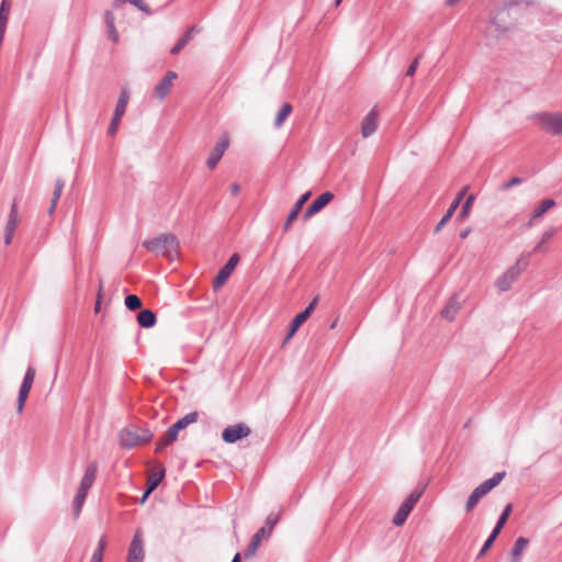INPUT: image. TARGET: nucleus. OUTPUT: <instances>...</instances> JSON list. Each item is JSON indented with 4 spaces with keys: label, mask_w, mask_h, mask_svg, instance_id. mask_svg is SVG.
I'll return each instance as SVG.
<instances>
[{
    "label": "nucleus",
    "mask_w": 562,
    "mask_h": 562,
    "mask_svg": "<svg viewBox=\"0 0 562 562\" xmlns=\"http://www.w3.org/2000/svg\"><path fill=\"white\" fill-rule=\"evenodd\" d=\"M128 100H130V93H128L127 89L123 88L120 92L113 114H115L116 116L123 117V115L126 111Z\"/></svg>",
    "instance_id": "393cba45"
},
{
    "label": "nucleus",
    "mask_w": 562,
    "mask_h": 562,
    "mask_svg": "<svg viewBox=\"0 0 562 562\" xmlns=\"http://www.w3.org/2000/svg\"><path fill=\"white\" fill-rule=\"evenodd\" d=\"M538 119L541 123V127L552 134L562 135V114L561 113H540Z\"/></svg>",
    "instance_id": "0eeeda50"
},
{
    "label": "nucleus",
    "mask_w": 562,
    "mask_h": 562,
    "mask_svg": "<svg viewBox=\"0 0 562 562\" xmlns=\"http://www.w3.org/2000/svg\"><path fill=\"white\" fill-rule=\"evenodd\" d=\"M529 540L525 537H519L510 550V562H520L521 555L527 548Z\"/></svg>",
    "instance_id": "412c9836"
},
{
    "label": "nucleus",
    "mask_w": 562,
    "mask_h": 562,
    "mask_svg": "<svg viewBox=\"0 0 562 562\" xmlns=\"http://www.w3.org/2000/svg\"><path fill=\"white\" fill-rule=\"evenodd\" d=\"M342 0H336L335 1V7H338L340 3H341Z\"/></svg>",
    "instance_id": "bf43d9fd"
},
{
    "label": "nucleus",
    "mask_w": 562,
    "mask_h": 562,
    "mask_svg": "<svg viewBox=\"0 0 562 562\" xmlns=\"http://www.w3.org/2000/svg\"><path fill=\"white\" fill-rule=\"evenodd\" d=\"M177 78V74L172 70L166 72L164 78L156 85L155 94L159 100H164L170 92L173 85V80Z\"/></svg>",
    "instance_id": "4468645a"
},
{
    "label": "nucleus",
    "mask_w": 562,
    "mask_h": 562,
    "mask_svg": "<svg viewBox=\"0 0 562 562\" xmlns=\"http://www.w3.org/2000/svg\"><path fill=\"white\" fill-rule=\"evenodd\" d=\"M378 127V112L376 109L373 108L371 111L363 117L361 123V133L363 137L371 136Z\"/></svg>",
    "instance_id": "dca6fc26"
},
{
    "label": "nucleus",
    "mask_w": 562,
    "mask_h": 562,
    "mask_svg": "<svg viewBox=\"0 0 562 562\" xmlns=\"http://www.w3.org/2000/svg\"><path fill=\"white\" fill-rule=\"evenodd\" d=\"M460 0H447V4L449 5H453L456 4L457 2H459Z\"/></svg>",
    "instance_id": "13d9d810"
},
{
    "label": "nucleus",
    "mask_w": 562,
    "mask_h": 562,
    "mask_svg": "<svg viewBox=\"0 0 562 562\" xmlns=\"http://www.w3.org/2000/svg\"><path fill=\"white\" fill-rule=\"evenodd\" d=\"M18 225H19V203H18L16 199H14V201L11 205L10 212H9L5 227H4V244L7 246L12 243L14 232H15Z\"/></svg>",
    "instance_id": "9d476101"
},
{
    "label": "nucleus",
    "mask_w": 562,
    "mask_h": 562,
    "mask_svg": "<svg viewBox=\"0 0 562 562\" xmlns=\"http://www.w3.org/2000/svg\"><path fill=\"white\" fill-rule=\"evenodd\" d=\"M31 389L32 386L30 384L21 383L16 401L18 413H22Z\"/></svg>",
    "instance_id": "c756f323"
},
{
    "label": "nucleus",
    "mask_w": 562,
    "mask_h": 562,
    "mask_svg": "<svg viewBox=\"0 0 562 562\" xmlns=\"http://www.w3.org/2000/svg\"><path fill=\"white\" fill-rule=\"evenodd\" d=\"M493 541H490L488 539L485 540L484 544L482 546L480 552L477 553L476 559H481L485 555L487 550L493 546Z\"/></svg>",
    "instance_id": "49530a36"
},
{
    "label": "nucleus",
    "mask_w": 562,
    "mask_h": 562,
    "mask_svg": "<svg viewBox=\"0 0 562 562\" xmlns=\"http://www.w3.org/2000/svg\"><path fill=\"white\" fill-rule=\"evenodd\" d=\"M104 22H105L109 40H111L113 43H117L120 40V35L115 27V16L112 11H110V10L105 11Z\"/></svg>",
    "instance_id": "6ab92c4d"
},
{
    "label": "nucleus",
    "mask_w": 562,
    "mask_h": 562,
    "mask_svg": "<svg viewBox=\"0 0 562 562\" xmlns=\"http://www.w3.org/2000/svg\"><path fill=\"white\" fill-rule=\"evenodd\" d=\"M103 552H100V550H94L91 561L90 562H102L103 561Z\"/></svg>",
    "instance_id": "8fccbe9b"
},
{
    "label": "nucleus",
    "mask_w": 562,
    "mask_h": 562,
    "mask_svg": "<svg viewBox=\"0 0 562 562\" xmlns=\"http://www.w3.org/2000/svg\"><path fill=\"white\" fill-rule=\"evenodd\" d=\"M418 63H419V57H416L412 64L408 66L407 70H406V76L407 77H412L414 76V74L416 72V69L418 67Z\"/></svg>",
    "instance_id": "a18cd8bd"
},
{
    "label": "nucleus",
    "mask_w": 562,
    "mask_h": 562,
    "mask_svg": "<svg viewBox=\"0 0 562 562\" xmlns=\"http://www.w3.org/2000/svg\"><path fill=\"white\" fill-rule=\"evenodd\" d=\"M229 145V139L228 137L225 135L223 136L217 143L216 145L214 146V148L212 149L207 160H206V165L210 169H214L217 164L220 162V160L222 159L225 150L227 149Z\"/></svg>",
    "instance_id": "f8f14e48"
},
{
    "label": "nucleus",
    "mask_w": 562,
    "mask_h": 562,
    "mask_svg": "<svg viewBox=\"0 0 562 562\" xmlns=\"http://www.w3.org/2000/svg\"><path fill=\"white\" fill-rule=\"evenodd\" d=\"M278 521H279L278 515H276V514L268 515V517L266 519V526L268 527V536L270 535V532L272 531L274 526L278 524Z\"/></svg>",
    "instance_id": "ea45409f"
},
{
    "label": "nucleus",
    "mask_w": 562,
    "mask_h": 562,
    "mask_svg": "<svg viewBox=\"0 0 562 562\" xmlns=\"http://www.w3.org/2000/svg\"><path fill=\"white\" fill-rule=\"evenodd\" d=\"M467 191V188H463L458 194L457 196L454 198V200L452 201V203L450 204V206L448 207V210L446 211L445 215L442 216V218L437 223L436 227H435V233H439L442 227L450 221V218L453 216L454 212L457 211V209L459 207L463 196H464V193Z\"/></svg>",
    "instance_id": "2eb2a0df"
},
{
    "label": "nucleus",
    "mask_w": 562,
    "mask_h": 562,
    "mask_svg": "<svg viewBox=\"0 0 562 562\" xmlns=\"http://www.w3.org/2000/svg\"><path fill=\"white\" fill-rule=\"evenodd\" d=\"M121 120H122V116H116L115 114H113L112 120L110 122V125L108 127V134L110 136L115 135V133L117 132L119 124H120Z\"/></svg>",
    "instance_id": "e433bc0d"
},
{
    "label": "nucleus",
    "mask_w": 562,
    "mask_h": 562,
    "mask_svg": "<svg viewBox=\"0 0 562 562\" xmlns=\"http://www.w3.org/2000/svg\"><path fill=\"white\" fill-rule=\"evenodd\" d=\"M469 233H470V228H465L464 231H462L460 233V238H462V239L467 238Z\"/></svg>",
    "instance_id": "6e6d98bb"
},
{
    "label": "nucleus",
    "mask_w": 562,
    "mask_h": 562,
    "mask_svg": "<svg viewBox=\"0 0 562 562\" xmlns=\"http://www.w3.org/2000/svg\"><path fill=\"white\" fill-rule=\"evenodd\" d=\"M188 44V42L186 41V38H183L182 36L177 41V43L172 46V48L170 49V53L172 55H177L179 54L184 47L186 45Z\"/></svg>",
    "instance_id": "a19ab883"
},
{
    "label": "nucleus",
    "mask_w": 562,
    "mask_h": 562,
    "mask_svg": "<svg viewBox=\"0 0 562 562\" xmlns=\"http://www.w3.org/2000/svg\"><path fill=\"white\" fill-rule=\"evenodd\" d=\"M35 378V369L33 367H29L23 376L22 383L30 384L32 386Z\"/></svg>",
    "instance_id": "4c0bfd02"
},
{
    "label": "nucleus",
    "mask_w": 562,
    "mask_h": 562,
    "mask_svg": "<svg viewBox=\"0 0 562 562\" xmlns=\"http://www.w3.org/2000/svg\"><path fill=\"white\" fill-rule=\"evenodd\" d=\"M265 537H266V528L262 527L251 537V540L245 550V558L252 557L257 552V550L261 543V540Z\"/></svg>",
    "instance_id": "aec40b11"
},
{
    "label": "nucleus",
    "mask_w": 562,
    "mask_h": 562,
    "mask_svg": "<svg viewBox=\"0 0 562 562\" xmlns=\"http://www.w3.org/2000/svg\"><path fill=\"white\" fill-rule=\"evenodd\" d=\"M145 558L144 540L140 530L134 533L130 543L126 562H143Z\"/></svg>",
    "instance_id": "6e6552de"
},
{
    "label": "nucleus",
    "mask_w": 562,
    "mask_h": 562,
    "mask_svg": "<svg viewBox=\"0 0 562 562\" xmlns=\"http://www.w3.org/2000/svg\"><path fill=\"white\" fill-rule=\"evenodd\" d=\"M420 495L422 491H413L407 495V497L403 501L395 515L393 516L392 522L395 526H402L406 521L409 513L420 498Z\"/></svg>",
    "instance_id": "39448f33"
},
{
    "label": "nucleus",
    "mask_w": 562,
    "mask_h": 562,
    "mask_svg": "<svg viewBox=\"0 0 562 562\" xmlns=\"http://www.w3.org/2000/svg\"><path fill=\"white\" fill-rule=\"evenodd\" d=\"M156 322V314L151 310H142L137 315V323L143 328H151Z\"/></svg>",
    "instance_id": "4be33fe9"
},
{
    "label": "nucleus",
    "mask_w": 562,
    "mask_h": 562,
    "mask_svg": "<svg viewBox=\"0 0 562 562\" xmlns=\"http://www.w3.org/2000/svg\"><path fill=\"white\" fill-rule=\"evenodd\" d=\"M105 547H106L105 538L101 537L100 540L98 541V546H97L95 550H100V552L104 553Z\"/></svg>",
    "instance_id": "603ef678"
},
{
    "label": "nucleus",
    "mask_w": 562,
    "mask_h": 562,
    "mask_svg": "<svg viewBox=\"0 0 562 562\" xmlns=\"http://www.w3.org/2000/svg\"><path fill=\"white\" fill-rule=\"evenodd\" d=\"M231 562H240V554L236 553Z\"/></svg>",
    "instance_id": "4d7b16f0"
},
{
    "label": "nucleus",
    "mask_w": 562,
    "mask_h": 562,
    "mask_svg": "<svg viewBox=\"0 0 562 562\" xmlns=\"http://www.w3.org/2000/svg\"><path fill=\"white\" fill-rule=\"evenodd\" d=\"M459 310V303L451 299L449 303L446 305V307L441 311L442 317L446 319L452 321Z\"/></svg>",
    "instance_id": "72a5a7b5"
},
{
    "label": "nucleus",
    "mask_w": 562,
    "mask_h": 562,
    "mask_svg": "<svg viewBox=\"0 0 562 562\" xmlns=\"http://www.w3.org/2000/svg\"><path fill=\"white\" fill-rule=\"evenodd\" d=\"M531 254H528L527 257L521 256L517 259L516 263L508 268L496 281L495 286L501 292H506L512 288V284L519 278L521 272L528 266V257Z\"/></svg>",
    "instance_id": "20e7f679"
},
{
    "label": "nucleus",
    "mask_w": 562,
    "mask_h": 562,
    "mask_svg": "<svg viewBox=\"0 0 562 562\" xmlns=\"http://www.w3.org/2000/svg\"><path fill=\"white\" fill-rule=\"evenodd\" d=\"M505 16H508V10L506 8L492 18L491 23L495 26L496 32L504 33L508 30V25L504 23Z\"/></svg>",
    "instance_id": "a878e982"
},
{
    "label": "nucleus",
    "mask_w": 562,
    "mask_h": 562,
    "mask_svg": "<svg viewBox=\"0 0 562 562\" xmlns=\"http://www.w3.org/2000/svg\"><path fill=\"white\" fill-rule=\"evenodd\" d=\"M473 201H474V196H473V195H470V196L465 200V202H464V203H463V205H462V209H461V212H460V214H459V217H464V216H467V215H468V213H469V211H470V207H471V205H472Z\"/></svg>",
    "instance_id": "37998d69"
},
{
    "label": "nucleus",
    "mask_w": 562,
    "mask_h": 562,
    "mask_svg": "<svg viewBox=\"0 0 562 562\" xmlns=\"http://www.w3.org/2000/svg\"><path fill=\"white\" fill-rule=\"evenodd\" d=\"M558 232V228L555 227H550L549 229H547L543 235L541 236L540 240L538 241V244L535 246V248L532 249V254H536V252H546L547 251V248H544V244L547 241H549Z\"/></svg>",
    "instance_id": "c85d7f7f"
},
{
    "label": "nucleus",
    "mask_w": 562,
    "mask_h": 562,
    "mask_svg": "<svg viewBox=\"0 0 562 562\" xmlns=\"http://www.w3.org/2000/svg\"><path fill=\"white\" fill-rule=\"evenodd\" d=\"M502 529H503L502 527H499L498 525H495V527L493 528V530L487 539L490 541L494 542L496 540V538L498 537L499 532L502 531Z\"/></svg>",
    "instance_id": "de8ad7c7"
},
{
    "label": "nucleus",
    "mask_w": 562,
    "mask_h": 562,
    "mask_svg": "<svg viewBox=\"0 0 562 562\" xmlns=\"http://www.w3.org/2000/svg\"><path fill=\"white\" fill-rule=\"evenodd\" d=\"M318 302V297H314L311 303L305 307L304 311L299 313L293 321L291 322L290 329L288 335L284 338L283 344L289 341L293 335L296 333V330L302 326V324L310 317L311 313L314 311Z\"/></svg>",
    "instance_id": "1a4fd4ad"
},
{
    "label": "nucleus",
    "mask_w": 562,
    "mask_h": 562,
    "mask_svg": "<svg viewBox=\"0 0 562 562\" xmlns=\"http://www.w3.org/2000/svg\"><path fill=\"white\" fill-rule=\"evenodd\" d=\"M97 473H98V463L91 462L85 471V474L80 481L79 488H81L82 491L89 492V490L91 488V486L93 485V483L95 481Z\"/></svg>",
    "instance_id": "a211bd4d"
},
{
    "label": "nucleus",
    "mask_w": 562,
    "mask_h": 562,
    "mask_svg": "<svg viewBox=\"0 0 562 562\" xmlns=\"http://www.w3.org/2000/svg\"><path fill=\"white\" fill-rule=\"evenodd\" d=\"M64 187H65L64 180L56 179L53 196H52V200H50V206H49V210H48L49 214H53L55 212L57 203H58V201L60 199V195L63 193Z\"/></svg>",
    "instance_id": "bb28decb"
},
{
    "label": "nucleus",
    "mask_w": 562,
    "mask_h": 562,
    "mask_svg": "<svg viewBox=\"0 0 562 562\" xmlns=\"http://www.w3.org/2000/svg\"><path fill=\"white\" fill-rule=\"evenodd\" d=\"M105 547H106L105 538L101 537L100 540L98 541V546H97L95 550H100V552L104 553Z\"/></svg>",
    "instance_id": "864d4df0"
},
{
    "label": "nucleus",
    "mask_w": 562,
    "mask_h": 562,
    "mask_svg": "<svg viewBox=\"0 0 562 562\" xmlns=\"http://www.w3.org/2000/svg\"><path fill=\"white\" fill-rule=\"evenodd\" d=\"M153 438L154 432L148 428L134 425L123 428L119 434L120 445L125 449L148 443Z\"/></svg>",
    "instance_id": "7ed1b4c3"
},
{
    "label": "nucleus",
    "mask_w": 562,
    "mask_h": 562,
    "mask_svg": "<svg viewBox=\"0 0 562 562\" xmlns=\"http://www.w3.org/2000/svg\"><path fill=\"white\" fill-rule=\"evenodd\" d=\"M126 2L136 7L138 10L146 13L147 15H150L153 13L150 8L143 0H114L113 7L119 8L121 4Z\"/></svg>",
    "instance_id": "7c9ffc66"
},
{
    "label": "nucleus",
    "mask_w": 562,
    "mask_h": 562,
    "mask_svg": "<svg viewBox=\"0 0 562 562\" xmlns=\"http://www.w3.org/2000/svg\"><path fill=\"white\" fill-rule=\"evenodd\" d=\"M251 429L245 423L229 425L222 431V439L226 443H235L240 439L248 437Z\"/></svg>",
    "instance_id": "423d86ee"
},
{
    "label": "nucleus",
    "mask_w": 562,
    "mask_h": 562,
    "mask_svg": "<svg viewBox=\"0 0 562 562\" xmlns=\"http://www.w3.org/2000/svg\"><path fill=\"white\" fill-rule=\"evenodd\" d=\"M87 495H88V492L82 491L81 488H78L76 496L74 498V502H72L74 514L76 517L79 516L81 508L83 506V503L87 498Z\"/></svg>",
    "instance_id": "2f4dec72"
},
{
    "label": "nucleus",
    "mask_w": 562,
    "mask_h": 562,
    "mask_svg": "<svg viewBox=\"0 0 562 562\" xmlns=\"http://www.w3.org/2000/svg\"><path fill=\"white\" fill-rule=\"evenodd\" d=\"M311 196V192H305L301 195V198L295 202L292 210L288 214V217L285 220V223L283 225V231H288L294 220H296L300 211L302 210L303 205L307 202V200Z\"/></svg>",
    "instance_id": "f3484780"
},
{
    "label": "nucleus",
    "mask_w": 562,
    "mask_h": 562,
    "mask_svg": "<svg viewBox=\"0 0 562 562\" xmlns=\"http://www.w3.org/2000/svg\"><path fill=\"white\" fill-rule=\"evenodd\" d=\"M485 495L477 487L470 494L465 503V510L471 512Z\"/></svg>",
    "instance_id": "f704fd0d"
},
{
    "label": "nucleus",
    "mask_w": 562,
    "mask_h": 562,
    "mask_svg": "<svg viewBox=\"0 0 562 562\" xmlns=\"http://www.w3.org/2000/svg\"><path fill=\"white\" fill-rule=\"evenodd\" d=\"M200 32H201V29L193 25L186 31V33L182 35V37L186 38V41L189 43L194 37V35Z\"/></svg>",
    "instance_id": "c03bdc74"
},
{
    "label": "nucleus",
    "mask_w": 562,
    "mask_h": 562,
    "mask_svg": "<svg viewBox=\"0 0 562 562\" xmlns=\"http://www.w3.org/2000/svg\"><path fill=\"white\" fill-rule=\"evenodd\" d=\"M502 529H503L502 527H499L498 525H495V527L493 528V530L487 539L490 541L494 542L496 540V538L498 537L499 532L502 531Z\"/></svg>",
    "instance_id": "09e8293b"
},
{
    "label": "nucleus",
    "mask_w": 562,
    "mask_h": 562,
    "mask_svg": "<svg viewBox=\"0 0 562 562\" xmlns=\"http://www.w3.org/2000/svg\"><path fill=\"white\" fill-rule=\"evenodd\" d=\"M229 190H231V193L233 195H237L239 193V190H240L239 184L238 183H233L231 186Z\"/></svg>",
    "instance_id": "5fc2aeb1"
},
{
    "label": "nucleus",
    "mask_w": 562,
    "mask_h": 562,
    "mask_svg": "<svg viewBox=\"0 0 562 562\" xmlns=\"http://www.w3.org/2000/svg\"><path fill=\"white\" fill-rule=\"evenodd\" d=\"M510 512H512V505H510V504H508V505L504 508L503 513L501 514V516H499V518H498V520H497L496 525H498L499 527H502V528H503V527H504V525L506 524V520L508 519V516H509Z\"/></svg>",
    "instance_id": "58836bf2"
},
{
    "label": "nucleus",
    "mask_w": 562,
    "mask_h": 562,
    "mask_svg": "<svg viewBox=\"0 0 562 562\" xmlns=\"http://www.w3.org/2000/svg\"><path fill=\"white\" fill-rule=\"evenodd\" d=\"M524 182V179L520 178V177H514L512 178L509 181L507 182H504L502 184V190H509L510 188L515 187V186H519Z\"/></svg>",
    "instance_id": "79ce46f5"
},
{
    "label": "nucleus",
    "mask_w": 562,
    "mask_h": 562,
    "mask_svg": "<svg viewBox=\"0 0 562 562\" xmlns=\"http://www.w3.org/2000/svg\"><path fill=\"white\" fill-rule=\"evenodd\" d=\"M554 205H555V201L553 199L542 200L540 202V204L533 210L528 225H531V223L535 218L541 217L546 212H548Z\"/></svg>",
    "instance_id": "b1692460"
},
{
    "label": "nucleus",
    "mask_w": 562,
    "mask_h": 562,
    "mask_svg": "<svg viewBox=\"0 0 562 562\" xmlns=\"http://www.w3.org/2000/svg\"><path fill=\"white\" fill-rule=\"evenodd\" d=\"M199 419L198 412H191L184 415L182 418L178 419L175 424H172L166 432L161 436L159 441L156 443L155 452H162L169 445L175 442L178 439L179 431L186 429L189 425L196 423Z\"/></svg>",
    "instance_id": "f03ea898"
},
{
    "label": "nucleus",
    "mask_w": 562,
    "mask_h": 562,
    "mask_svg": "<svg viewBox=\"0 0 562 562\" xmlns=\"http://www.w3.org/2000/svg\"><path fill=\"white\" fill-rule=\"evenodd\" d=\"M239 261V255L233 254L228 261L220 269L213 281V289L216 291L227 281Z\"/></svg>",
    "instance_id": "9b49d317"
},
{
    "label": "nucleus",
    "mask_w": 562,
    "mask_h": 562,
    "mask_svg": "<svg viewBox=\"0 0 562 562\" xmlns=\"http://www.w3.org/2000/svg\"><path fill=\"white\" fill-rule=\"evenodd\" d=\"M334 194L330 191H326L317 196L305 210L304 218H310L319 211H322L330 201H333Z\"/></svg>",
    "instance_id": "ddd939ff"
},
{
    "label": "nucleus",
    "mask_w": 562,
    "mask_h": 562,
    "mask_svg": "<svg viewBox=\"0 0 562 562\" xmlns=\"http://www.w3.org/2000/svg\"><path fill=\"white\" fill-rule=\"evenodd\" d=\"M292 111V105L290 103H284L277 113L274 120V126L280 127L284 123L285 119L290 115Z\"/></svg>",
    "instance_id": "473e14b6"
},
{
    "label": "nucleus",
    "mask_w": 562,
    "mask_h": 562,
    "mask_svg": "<svg viewBox=\"0 0 562 562\" xmlns=\"http://www.w3.org/2000/svg\"><path fill=\"white\" fill-rule=\"evenodd\" d=\"M142 246L147 250L173 260L178 257L179 243L171 234H160L157 237L144 240Z\"/></svg>",
    "instance_id": "f257e3e1"
},
{
    "label": "nucleus",
    "mask_w": 562,
    "mask_h": 562,
    "mask_svg": "<svg viewBox=\"0 0 562 562\" xmlns=\"http://www.w3.org/2000/svg\"><path fill=\"white\" fill-rule=\"evenodd\" d=\"M101 292H102V283L100 282L99 291H98V299L94 306V312L98 313L100 311V304H101Z\"/></svg>",
    "instance_id": "3c124183"
},
{
    "label": "nucleus",
    "mask_w": 562,
    "mask_h": 562,
    "mask_svg": "<svg viewBox=\"0 0 562 562\" xmlns=\"http://www.w3.org/2000/svg\"><path fill=\"white\" fill-rule=\"evenodd\" d=\"M165 476V470L162 469L161 471L159 472H156L154 473L147 481V486H146V491H145V494L143 496V502L147 498V496L156 490V487L158 486V484L160 483V481L164 479Z\"/></svg>",
    "instance_id": "cd10ccee"
},
{
    "label": "nucleus",
    "mask_w": 562,
    "mask_h": 562,
    "mask_svg": "<svg viewBox=\"0 0 562 562\" xmlns=\"http://www.w3.org/2000/svg\"><path fill=\"white\" fill-rule=\"evenodd\" d=\"M506 472H496L491 479L485 480L481 483L477 488L486 495L490 491H492L495 486H497L502 480L505 477Z\"/></svg>",
    "instance_id": "5701e85b"
},
{
    "label": "nucleus",
    "mask_w": 562,
    "mask_h": 562,
    "mask_svg": "<svg viewBox=\"0 0 562 562\" xmlns=\"http://www.w3.org/2000/svg\"><path fill=\"white\" fill-rule=\"evenodd\" d=\"M142 300L136 294H128L125 297V306L130 311H137L142 308Z\"/></svg>",
    "instance_id": "c9c22d12"
}]
</instances>
